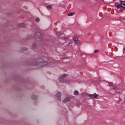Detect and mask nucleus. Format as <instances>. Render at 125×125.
<instances>
[{
  "instance_id": "1",
  "label": "nucleus",
  "mask_w": 125,
  "mask_h": 125,
  "mask_svg": "<svg viewBox=\"0 0 125 125\" xmlns=\"http://www.w3.org/2000/svg\"><path fill=\"white\" fill-rule=\"evenodd\" d=\"M48 64V62H47L42 61L40 62L37 63L35 62L34 63L30 64L31 65H39L41 67H43L47 65Z\"/></svg>"
},
{
  "instance_id": "2",
  "label": "nucleus",
  "mask_w": 125,
  "mask_h": 125,
  "mask_svg": "<svg viewBox=\"0 0 125 125\" xmlns=\"http://www.w3.org/2000/svg\"><path fill=\"white\" fill-rule=\"evenodd\" d=\"M41 33L38 31H37L35 34V36L36 40H40L41 38Z\"/></svg>"
},
{
  "instance_id": "3",
  "label": "nucleus",
  "mask_w": 125,
  "mask_h": 125,
  "mask_svg": "<svg viewBox=\"0 0 125 125\" xmlns=\"http://www.w3.org/2000/svg\"><path fill=\"white\" fill-rule=\"evenodd\" d=\"M61 93L60 92H58L57 94H55L56 97H57L58 100L59 101H60L61 100Z\"/></svg>"
},
{
  "instance_id": "4",
  "label": "nucleus",
  "mask_w": 125,
  "mask_h": 125,
  "mask_svg": "<svg viewBox=\"0 0 125 125\" xmlns=\"http://www.w3.org/2000/svg\"><path fill=\"white\" fill-rule=\"evenodd\" d=\"M89 96L92 99H94L95 98H96L98 96L97 94L95 93L92 94H90L89 95Z\"/></svg>"
},
{
  "instance_id": "5",
  "label": "nucleus",
  "mask_w": 125,
  "mask_h": 125,
  "mask_svg": "<svg viewBox=\"0 0 125 125\" xmlns=\"http://www.w3.org/2000/svg\"><path fill=\"white\" fill-rule=\"evenodd\" d=\"M115 5L116 6V8L117 9H121V8H123V6H122V5L120 4H118L117 3H115Z\"/></svg>"
},
{
  "instance_id": "6",
  "label": "nucleus",
  "mask_w": 125,
  "mask_h": 125,
  "mask_svg": "<svg viewBox=\"0 0 125 125\" xmlns=\"http://www.w3.org/2000/svg\"><path fill=\"white\" fill-rule=\"evenodd\" d=\"M121 3L123 6V8L125 9V1H120Z\"/></svg>"
},
{
  "instance_id": "7",
  "label": "nucleus",
  "mask_w": 125,
  "mask_h": 125,
  "mask_svg": "<svg viewBox=\"0 0 125 125\" xmlns=\"http://www.w3.org/2000/svg\"><path fill=\"white\" fill-rule=\"evenodd\" d=\"M70 99L68 97H67L65 99L63 100V102L65 103L69 101Z\"/></svg>"
},
{
  "instance_id": "8",
  "label": "nucleus",
  "mask_w": 125,
  "mask_h": 125,
  "mask_svg": "<svg viewBox=\"0 0 125 125\" xmlns=\"http://www.w3.org/2000/svg\"><path fill=\"white\" fill-rule=\"evenodd\" d=\"M18 26L19 27H25V24L23 23H21L18 24Z\"/></svg>"
},
{
  "instance_id": "9",
  "label": "nucleus",
  "mask_w": 125,
  "mask_h": 125,
  "mask_svg": "<svg viewBox=\"0 0 125 125\" xmlns=\"http://www.w3.org/2000/svg\"><path fill=\"white\" fill-rule=\"evenodd\" d=\"M75 43L78 45H80L81 44V43L78 40L74 41Z\"/></svg>"
},
{
  "instance_id": "10",
  "label": "nucleus",
  "mask_w": 125,
  "mask_h": 125,
  "mask_svg": "<svg viewBox=\"0 0 125 125\" xmlns=\"http://www.w3.org/2000/svg\"><path fill=\"white\" fill-rule=\"evenodd\" d=\"M33 49L35 50L36 49L37 45L36 44L34 43L33 44Z\"/></svg>"
},
{
  "instance_id": "11",
  "label": "nucleus",
  "mask_w": 125,
  "mask_h": 125,
  "mask_svg": "<svg viewBox=\"0 0 125 125\" xmlns=\"http://www.w3.org/2000/svg\"><path fill=\"white\" fill-rule=\"evenodd\" d=\"M74 94L75 95H77L79 94V92L77 91H75L74 92Z\"/></svg>"
},
{
  "instance_id": "12",
  "label": "nucleus",
  "mask_w": 125,
  "mask_h": 125,
  "mask_svg": "<svg viewBox=\"0 0 125 125\" xmlns=\"http://www.w3.org/2000/svg\"><path fill=\"white\" fill-rule=\"evenodd\" d=\"M37 96L34 95H32L31 96L32 98L33 99H36L37 98Z\"/></svg>"
},
{
  "instance_id": "13",
  "label": "nucleus",
  "mask_w": 125,
  "mask_h": 125,
  "mask_svg": "<svg viewBox=\"0 0 125 125\" xmlns=\"http://www.w3.org/2000/svg\"><path fill=\"white\" fill-rule=\"evenodd\" d=\"M52 7V6L51 5L47 6H46V8L48 10H49L50 9H51Z\"/></svg>"
},
{
  "instance_id": "14",
  "label": "nucleus",
  "mask_w": 125,
  "mask_h": 125,
  "mask_svg": "<svg viewBox=\"0 0 125 125\" xmlns=\"http://www.w3.org/2000/svg\"><path fill=\"white\" fill-rule=\"evenodd\" d=\"M73 40L74 41V42L78 40V39L76 36H74L73 38Z\"/></svg>"
},
{
  "instance_id": "15",
  "label": "nucleus",
  "mask_w": 125,
  "mask_h": 125,
  "mask_svg": "<svg viewBox=\"0 0 125 125\" xmlns=\"http://www.w3.org/2000/svg\"><path fill=\"white\" fill-rule=\"evenodd\" d=\"M63 80L64 82H68V81L66 79H65L64 78H63Z\"/></svg>"
},
{
  "instance_id": "16",
  "label": "nucleus",
  "mask_w": 125,
  "mask_h": 125,
  "mask_svg": "<svg viewBox=\"0 0 125 125\" xmlns=\"http://www.w3.org/2000/svg\"><path fill=\"white\" fill-rule=\"evenodd\" d=\"M74 14L73 13H68L67 14V15L68 16H72Z\"/></svg>"
},
{
  "instance_id": "17",
  "label": "nucleus",
  "mask_w": 125,
  "mask_h": 125,
  "mask_svg": "<svg viewBox=\"0 0 125 125\" xmlns=\"http://www.w3.org/2000/svg\"><path fill=\"white\" fill-rule=\"evenodd\" d=\"M59 80L60 82H64L63 80V78L62 77H60L59 78Z\"/></svg>"
},
{
  "instance_id": "18",
  "label": "nucleus",
  "mask_w": 125,
  "mask_h": 125,
  "mask_svg": "<svg viewBox=\"0 0 125 125\" xmlns=\"http://www.w3.org/2000/svg\"><path fill=\"white\" fill-rule=\"evenodd\" d=\"M40 21V19L38 18H37L35 19V21L36 22H38Z\"/></svg>"
},
{
  "instance_id": "19",
  "label": "nucleus",
  "mask_w": 125,
  "mask_h": 125,
  "mask_svg": "<svg viewBox=\"0 0 125 125\" xmlns=\"http://www.w3.org/2000/svg\"><path fill=\"white\" fill-rule=\"evenodd\" d=\"M57 35L58 36H59L61 35V33L60 32H58L57 33Z\"/></svg>"
},
{
  "instance_id": "20",
  "label": "nucleus",
  "mask_w": 125,
  "mask_h": 125,
  "mask_svg": "<svg viewBox=\"0 0 125 125\" xmlns=\"http://www.w3.org/2000/svg\"><path fill=\"white\" fill-rule=\"evenodd\" d=\"M22 50L24 51H26L28 50L27 48H26V47H24L22 48Z\"/></svg>"
},
{
  "instance_id": "21",
  "label": "nucleus",
  "mask_w": 125,
  "mask_h": 125,
  "mask_svg": "<svg viewBox=\"0 0 125 125\" xmlns=\"http://www.w3.org/2000/svg\"><path fill=\"white\" fill-rule=\"evenodd\" d=\"M67 76V75L66 74H64L62 75V77H66Z\"/></svg>"
},
{
  "instance_id": "22",
  "label": "nucleus",
  "mask_w": 125,
  "mask_h": 125,
  "mask_svg": "<svg viewBox=\"0 0 125 125\" xmlns=\"http://www.w3.org/2000/svg\"><path fill=\"white\" fill-rule=\"evenodd\" d=\"M98 51H99L98 50H95L94 51V53H96L98 52Z\"/></svg>"
},
{
  "instance_id": "23",
  "label": "nucleus",
  "mask_w": 125,
  "mask_h": 125,
  "mask_svg": "<svg viewBox=\"0 0 125 125\" xmlns=\"http://www.w3.org/2000/svg\"><path fill=\"white\" fill-rule=\"evenodd\" d=\"M117 88L116 86H113V89L115 90L117 89Z\"/></svg>"
},
{
  "instance_id": "24",
  "label": "nucleus",
  "mask_w": 125,
  "mask_h": 125,
  "mask_svg": "<svg viewBox=\"0 0 125 125\" xmlns=\"http://www.w3.org/2000/svg\"><path fill=\"white\" fill-rule=\"evenodd\" d=\"M67 38H66V37H65V38H64V39H67Z\"/></svg>"
},
{
  "instance_id": "25",
  "label": "nucleus",
  "mask_w": 125,
  "mask_h": 125,
  "mask_svg": "<svg viewBox=\"0 0 125 125\" xmlns=\"http://www.w3.org/2000/svg\"><path fill=\"white\" fill-rule=\"evenodd\" d=\"M124 48H123V53H124Z\"/></svg>"
}]
</instances>
